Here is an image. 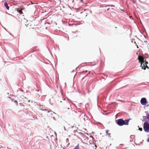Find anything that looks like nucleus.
Returning <instances> with one entry per match:
<instances>
[{
    "label": "nucleus",
    "mask_w": 149,
    "mask_h": 149,
    "mask_svg": "<svg viewBox=\"0 0 149 149\" xmlns=\"http://www.w3.org/2000/svg\"><path fill=\"white\" fill-rule=\"evenodd\" d=\"M130 119H131L124 120L122 119H119L116 120V122L118 125L120 126H122L124 125H128L129 124V120Z\"/></svg>",
    "instance_id": "nucleus-1"
},
{
    "label": "nucleus",
    "mask_w": 149,
    "mask_h": 149,
    "mask_svg": "<svg viewBox=\"0 0 149 149\" xmlns=\"http://www.w3.org/2000/svg\"><path fill=\"white\" fill-rule=\"evenodd\" d=\"M143 129L144 131L146 132H149V123L146 121L143 124Z\"/></svg>",
    "instance_id": "nucleus-2"
},
{
    "label": "nucleus",
    "mask_w": 149,
    "mask_h": 149,
    "mask_svg": "<svg viewBox=\"0 0 149 149\" xmlns=\"http://www.w3.org/2000/svg\"><path fill=\"white\" fill-rule=\"evenodd\" d=\"M141 103L143 105H146L148 102L145 98H142L141 100Z\"/></svg>",
    "instance_id": "nucleus-3"
},
{
    "label": "nucleus",
    "mask_w": 149,
    "mask_h": 149,
    "mask_svg": "<svg viewBox=\"0 0 149 149\" xmlns=\"http://www.w3.org/2000/svg\"><path fill=\"white\" fill-rule=\"evenodd\" d=\"M138 59L139 61L141 63H144L146 60L141 56H138Z\"/></svg>",
    "instance_id": "nucleus-4"
},
{
    "label": "nucleus",
    "mask_w": 149,
    "mask_h": 149,
    "mask_svg": "<svg viewBox=\"0 0 149 149\" xmlns=\"http://www.w3.org/2000/svg\"><path fill=\"white\" fill-rule=\"evenodd\" d=\"M148 64V62L146 61L145 63H141V67L142 69L145 70L146 69V66Z\"/></svg>",
    "instance_id": "nucleus-5"
},
{
    "label": "nucleus",
    "mask_w": 149,
    "mask_h": 149,
    "mask_svg": "<svg viewBox=\"0 0 149 149\" xmlns=\"http://www.w3.org/2000/svg\"><path fill=\"white\" fill-rule=\"evenodd\" d=\"M148 64V62L146 61L145 63H141V67L142 69L145 70L146 69V66Z\"/></svg>",
    "instance_id": "nucleus-6"
},
{
    "label": "nucleus",
    "mask_w": 149,
    "mask_h": 149,
    "mask_svg": "<svg viewBox=\"0 0 149 149\" xmlns=\"http://www.w3.org/2000/svg\"><path fill=\"white\" fill-rule=\"evenodd\" d=\"M4 6L8 10H9V7L8 6V4L6 2H5L4 3Z\"/></svg>",
    "instance_id": "nucleus-7"
},
{
    "label": "nucleus",
    "mask_w": 149,
    "mask_h": 149,
    "mask_svg": "<svg viewBox=\"0 0 149 149\" xmlns=\"http://www.w3.org/2000/svg\"><path fill=\"white\" fill-rule=\"evenodd\" d=\"M22 9H21L18 10L17 11H18V12L20 13L21 14H23V13L22 11Z\"/></svg>",
    "instance_id": "nucleus-8"
},
{
    "label": "nucleus",
    "mask_w": 149,
    "mask_h": 149,
    "mask_svg": "<svg viewBox=\"0 0 149 149\" xmlns=\"http://www.w3.org/2000/svg\"><path fill=\"white\" fill-rule=\"evenodd\" d=\"M74 149H79V144H78L77 146L75 147Z\"/></svg>",
    "instance_id": "nucleus-9"
},
{
    "label": "nucleus",
    "mask_w": 149,
    "mask_h": 149,
    "mask_svg": "<svg viewBox=\"0 0 149 149\" xmlns=\"http://www.w3.org/2000/svg\"><path fill=\"white\" fill-rule=\"evenodd\" d=\"M147 118L149 120V113L147 115Z\"/></svg>",
    "instance_id": "nucleus-10"
},
{
    "label": "nucleus",
    "mask_w": 149,
    "mask_h": 149,
    "mask_svg": "<svg viewBox=\"0 0 149 149\" xmlns=\"http://www.w3.org/2000/svg\"><path fill=\"white\" fill-rule=\"evenodd\" d=\"M139 130L141 131H142V129L141 128H139Z\"/></svg>",
    "instance_id": "nucleus-11"
},
{
    "label": "nucleus",
    "mask_w": 149,
    "mask_h": 149,
    "mask_svg": "<svg viewBox=\"0 0 149 149\" xmlns=\"http://www.w3.org/2000/svg\"><path fill=\"white\" fill-rule=\"evenodd\" d=\"M108 134V135H109V136L110 137H111V134L110 133H109Z\"/></svg>",
    "instance_id": "nucleus-12"
},
{
    "label": "nucleus",
    "mask_w": 149,
    "mask_h": 149,
    "mask_svg": "<svg viewBox=\"0 0 149 149\" xmlns=\"http://www.w3.org/2000/svg\"><path fill=\"white\" fill-rule=\"evenodd\" d=\"M109 131L108 130H106V133L108 134V133Z\"/></svg>",
    "instance_id": "nucleus-13"
},
{
    "label": "nucleus",
    "mask_w": 149,
    "mask_h": 149,
    "mask_svg": "<svg viewBox=\"0 0 149 149\" xmlns=\"http://www.w3.org/2000/svg\"><path fill=\"white\" fill-rule=\"evenodd\" d=\"M146 68H147L148 69H149V68H148V66L147 65L146 66Z\"/></svg>",
    "instance_id": "nucleus-14"
},
{
    "label": "nucleus",
    "mask_w": 149,
    "mask_h": 149,
    "mask_svg": "<svg viewBox=\"0 0 149 149\" xmlns=\"http://www.w3.org/2000/svg\"><path fill=\"white\" fill-rule=\"evenodd\" d=\"M147 141L148 142H149V137L148 138V139L147 140Z\"/></svg>",
    "instance_id": "nucleus-15"
},
{
    "label": "nucleus",
    "mask_w": 149,
    "mask_h": 149,
    "mask_svg": "<svg viewBox=\"0 0 149 149\" xmlns=\"http://www.w3.org/2000/svg\"><path fill=\"white\" fill-rule=\"evenodd\" d=\"M88 72V71L87 70H86L85 72H85V73H86L87 72Z\"/></svg>",
    "instance_id": "nucleus-16"
},
{
    "label": "nucleus",
    "mask_w": 149,
    "mask_h": 149,
    "mask_svg": "<svg viewBox=\"0 0 149 149\" xmlns=\"http://www.w3.org/2000/svg\"><path fill=\"white\" fill-rule=\"evenodd\" d=\"M67 105H68V106H69V104L68 103H67Z\"/></svg>",
    "instance_id": "nucleus-17"
},
{
    "label": "nucleus",
    "mask_w": 149,
    "mask_h": 149,
    "mask_svg": "<svg viewBox=\"0 0 149 149\" xmlns=\"http://www.w3.org/2000/svg\"><path fill=\"white\" fill-rule=\"evenodd\" d=\"M109 8H108L107 9V10H109Z\"/></svg>",
    "instance_id": "nucleus-18"
},
{
    "label": "nucleus",
    "mask_w": 149,
    "mask_h": 149,
    "mask_svg": "<svg viewBox=\"0 0 149 149\" xmlns=\"http://www.w3.org/2000/svg\"><path fill=\"white\" fill-rule=\"evenodd\" d=\"M6 1V0H3V1Z\"/></svg>",
    "instance_id": "nucleus-19"
},
{
    "label": "nucleus",
    "mask_w": 149,
    "mask_h": 149,
    "mask_svg": "<svg viewBox=\"0 0 149 149\" xmlns=\"http://www.w3.org/2000/svg\"><path fill=\"white\" fill-rule=\"evenodd\" d=\"M68 109H69V107H68Z\"/></svg>",
    "instance_id": "nucleus-20"
}]
</instances>
